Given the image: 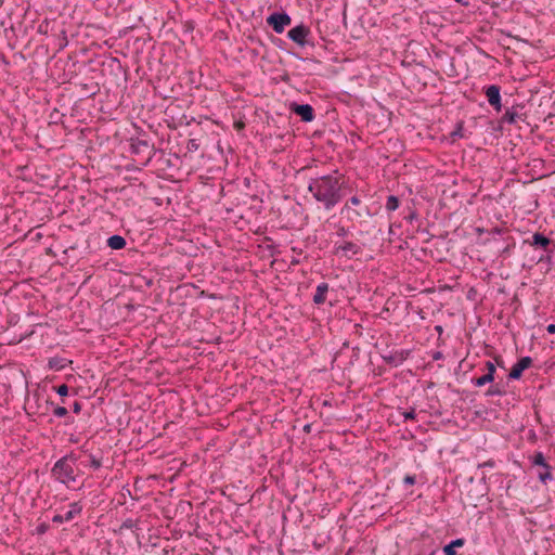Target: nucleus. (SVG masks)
I'll return each instance as SVG.
<instances>
[{
	"label": "nucleus",
	"mask_w": 555,
	"mask_h": 555,
	"mask_svg": "<svg viewBox=\"0 0 555 555\" xmlns=\"http://www.w3.org/2000/svg\"><path fill=\"white\" fill-rule=\"evenodd\" d=\"M304 429H305L306 431H309V429H310V425H306Z\"/></svg>",
	"instance_id": "nucleus-61"
},
{
	"label": "nucleus",
	"mask_w": 555,
	"mask_h": 555,
	"mask_svg": "<svg viewBox=\"0 0 555 555\" xmlns=\"http://www.w3.org/2000/svg\"><path fill=\"white\" fill-rule=\"evenodd\" d=\"M234 128H235L236 130H242V129H244V128H245V124H244L243 121H235V124H234Z\"/></svg>",
	"instance_id": "nucleus-54"
},
{
	"label": "nucleus",
	"mask_w": 555,
	"mask_h": 555,
	"mask_svg": "<svg viewBox=\"0 0 555 555\" xmlns=\"http://www.w3.org/2000/svg\"><path fill=\"white\" fill-rule=\"evenodd\" d=\"M533 364V360L529 356L521 357L517 360V362L512 366L507 379L508 380H519L522 377L524 372L531 367Z\"/></svg>",
	"instance_id": "nucleus-13"
},
{
	"label": "nucleus",
	"mask_w": 555,
	"mask_h": 555,
	"mask_svg": "<svg viewBox=\"0 0 555 555\" xmlns=\"http://www.w3.org/2000/svg\"><path fill=\"white\" fill-rule=\"evenodd\" d=\"M486 479H487L486 474H485V473H482V476H481V478H480V481L482 482V486H483L485 491L487 490Z\"/></svg>",
	"instance_id": "nucleus-56"
},
{
	"label": "nucleus",
	"mask_w": 555,
	"mask_h": 555,
	"mask_svg": "<svg viewBox=\"0 0 555 555\" xmlns=\"http://www.w3.org/2000/svg\"><path fill=\"white\" fill-rule=\"evenodd\" d=\"M162 552L164 553V555H168V553H169L167 547H164Z\"/></svg>",
	"instance_id": "nucleus-60"
},
{
	"label": "nucleus",
	"mask_w": 555,
	"mask_h": 555,
	"mask_svg": "<svg viewBox=\"0 0 555 555\" xmlns=\"http://www.w3.org/2000/svg\"><path fill=\"white\" fill-rule=\"evenodd\" d=\"M52 476L61 483L68 485L75 481L74 468L70 463H66V459H60L55 462L51 469Z\"/></svg>",
	"instance_id": "nucleus-6"
},
{
	"label": "nucleus",
	"mask_w": 555,
	"mask_h": 555,
	"mask_svg": "<svg viewBox=\"0 0 555 555\" xmlns=\"http://www.w3.org/2000/svg\"><path fill=\"white\" fill-rule=\"evenodd\" d=\"M483 94L487 98V101L493 109L499 113L502 111V96H501V86L499 85H488L482 88Z\"/></svg>",
	"instance_id": "nucleus-11"
},
{
	"label": "nucleus",
	"mask_w": 555,
	"mask_h": 555,
	"mask_svg": "<svg viewBox=\"0 0 555 555\" xmlns=\"http://www.w3.org/2000/svg\"><path fill=\"white\" fill-rule=\"evenodd\" d=\"M53 415L56 417H67L68 416V410L63 405H56L53 409Z\"/></svg>",
	"instance_id": "nucleus-33"
},
{
	"label": "nucleus",
	"mask_w": 555,
	"mask_h": 555,
	"mask_svg": "<svg viewBox=\"0 0 555 555\" xmlns=\"http://www.w3.org/2000/svg\"><path fill=\"white\" fill-rule=\"evenodd\" d=\"M67 363H72V361L61 357H53L49 359L48 366L54 371H62L66 367Z\"/></svg>",
	"instance_id": "nucleus-24"
},
{
	"label": "nucleus",
	"mask_w": 555,
	"mask_h": 555,
	"mask_svg": "<svg viewBox=\"0 0 555 555\" xmlns=\"http://www.w3.org/2000/svg\"><path fill=\"white\" fill-rule=\"evenodd\" d=\"M401 414H402L404 421H414V420H416V412H415L414 408H410L409 410L403 411Z\"/></svg>",
	"instance_id": "nucleus-35"
},
{
	"label": "nucleus",
	"mask_w": 555,
	"mask_h": 555,
	"mask_svg": "<svg viewBox=\"0 0 555 555\" xmlns=\"http://www.w3.org/2000/svg\"><path fill=\"white\" fill-rule=\"evenodd\" d=\"M537 476L539 481L546 486L554 479L553 467L550 464L545 465V467H539Z\"/></svg>",
	"instance_id": "nucleus-22"
},
{
	"label": "nucleus",
	"mask_w": 555,
	"mask_h": 555,
	"mask_svg": "<svg viewBox=\"0 0 555 555\" xmlns=\"http://www.w3.org/2000/svg\"><path fill=\"white\" fill-rule=\"evenodd\" d=\"M442 552H443V555H461L456 552L455 548H453L452 546H450L449 544H446L443 547H442Z\"/></svg>",
	"instance_id": "nucleus-41"
},
{
	"label": "nucleus",
	"mask_w": 555,
	"mask_h": 555,
	"mask_svg": "<svg viewBox=\"0 0 555 555\" xmlns=\"http://www.w3.org/2000/svg\"><path fill=\"white\" fill-rule=\"evenodd\" d=\"M53 390L60 396L62 397L61 401L63 404L66 403L65 401V397L68 396V392H69V387L66 385V384H62V385H59V386H54L53 387Z\"/></svg>",
	"instance_id": "nucleus-31"
},
{
	"label": "nucleus",
	"mask_w": 555,
	"mask_h": 555,
	"mask_svg": "<svg viewBox=\"0 0 555 555\" xmlns=\"http://www.w3.org/2000/svg\"><path fill=\"white\" fill-rule=\"evenodd\" d=\"M544 365H545L544 371L547 373L548 371L553 370V367L555 366V361L548 360L544 363Z\"/></svg>",
	"instance_id": "nucleus-50"
},
{
	"label": "nucleus",
	"mask_w": 555,
	"mask_h": 555,
	"mask_svg": "<svg viewBox=\"0 0 555 555\" xmlns=\"http://www.w3.org/2000/svg\"><path fill=\"white\" fill-rule=\"evenodd\" d=\"M402 205V201L397 195H388L386 203H385V209L388 214L389 219H392V214L398 210Z\"/></svg>",
	"instance_id": "nucleus-20"
},
{
	"label": "nucleus",
	"mask_w": 555,
	"mask_h": 555,
	"mask_svg": "<svg viewBox=\"0 0 555 555\" xmlns=\"http://www.w3.org/2000/svg\"><path fill=\"white\" fill-rule=\"evenodd\" d=\"M130 151L132 154L141 156L143 164H147L156 153L154 143L151 142L150 135L146 132H141L130 139Z\"/></svg>",
	"instance_id": "nucleus-3"
},
{
	"label": "nucleus",
	"mask_w": 555,
	"mask_h": 555,
	"mask_svg": "<svg viewBox=\"0 0 555 555\" xmlns=\"http://www.w3.org/2000/svg\"><path fill=\"white\" fill-rule=\"evenodd\" d=\"M502 241L505 243V245L500 246L498 244V253L500 257L506 259L512 255L513 250L515 249L516 243L514 237L511 235L505 236L504 238H502Z\"/></svg>",
	"instance_id": "nucleus-17"
},
{
	"label": "nucleus",
	"mask_w": 555,
	"mask_h": 555,
	"mask_svg": "<svg viewBox=\"0 0 555 555\" xmlns=\"http://www.w3.org/2000/svg\"><path fill=\"white\" fill-rule=\"evenodd\" d=\"M400 228L401 227V223H398L397 221H391L390 224H389V234H393V229L395 228Z\"/></svg>",
	"instance_id": "nucleus-51"
},
{
	"label": "nucleus",
	"mask_w": 555,
	"mask_h": 555,
	"mask_svg": "<svg viewBox=\"0 0 555 555\" xmlns=\"http://www.w3.org/2000/svg\"><path fill=\"white\" fill-rule=\"evenodd\" d=\"M506 233H508L506 229L494 227L489 232V234L491 235L489 241L499 244L502 241V238H504L503 235Z\"/></svg>",
	"instance_id": "nucleus-28"
},
{
	"label": "nucleus",
	"mask_w": 555,
	"mask_h": 555,
	"mask_svg": "<svg viewBox=\"0 0 555 555\" xmlns=\"http://www.w3.org/2000/svg\"><path fill=\"white\" fill-rule=\"evenodd\" d=\"M466 543V540L464 538H457L452 541H450L448 544L452 546L453 548H460L463 547Z\"/></svg>",
	"instance_id": "nucleus-36"
},
{
	"label": "nucleus",
	"mask_w": 555,
	"mask_h": 555,
	"mask_svg": "<svg viewBox=\"0 0 555 555\" xmlns=\"http://www.w3.org/2000/svg\"><path fill=\"white\" fill-rule=\"evenodd\" d=\"M531 464L537 467H545L548 463L545 460L544 454L541 451L534 452V454L530 457Z\"/></svg>",
	"instance_id": "nucleus-29"
},
{
	"label": "nucleus",
	"mask_w": 555,
	"mask_h": 555,
	"mask_svg": "<svg viewBox=\"0 0 555 555\" xmlns=\"http://www.w3.org/2000/svg\"><path fill=\"white\" fill-rule=\"evenodd\" d=\"M77 249V247L75 245L73 246H69L68 248H66L64 250V254L67 256V260L73 257L74 261H77V256L74 255L75 250Z\"/></svg>",
	"instance_id": "nucleus-40"
},
{
	"label": "nucleus",
	"mask_w": 555,
	"mask_h": 555,
	"mask_svg": "<svg viewBox=\"0 0 555 555\" xmlns=\"http://www.w3.org/2000/svg\"><path fill=\"white\" fill-rule=\"evenodd\" d=\"M85 448H86V446H81L82 451H83L85 453H87V450H86Z\"/></svg>",
	"instance_id": "nucleus-62"
},
{
	"label": "nucleus",
	"mask_w": 555,
	"mask_h": 555,
	"mask_svg": "<svg viewBox=\"0 0 555 555\" xmlns=\"http://www.w3.org/2000/svg\"><path fill=\"white\" fill-rule=\"evenodd\" d=\"M486 131L495 139L501 138L504 133V124L501 122V118L489 120Z\"/></svg>",
	"instance_id": "nucleus-18"
},
{
	"label": "nucleus",
	"mask_w": 555,
	"mask_h": 555,
	"mask_svg": "<svg viewBox=\"0 0 555 555\" xmlns=\"http://www.w3.org/2000/svg\"><path fill=\"white\" fill-rule=\"evenodd\" d=\"M403 483L409 487L414 486L416 483V476L415 475H405L403 478Z\"/></svg>",
	"instance_id": "nucleus-39"
},
{
	"label": "nucleus",
	"mask_w": 555,
	"mask_h": 555,
	"mask_svg": "<svg viewBox=\"0 0 555 555\" xmlns=\"http://www.w3.org/2000/svg\"><path fill=\"white\" fill-rule=\"evenodd\" d=\"M271 42L281 50H284L286 46V42L283 39L274 37L273 35H271Z\"/></svg>",
	"instance_id": "nucleus-37"
},
{
	"label": "nucleus",
	"mask_w": 555,
	"mask_h": 555,
	"mask_svg": "<svg viewBox=\"0 0 555 555\" xmlns=\"http://www.w3.org/2000/svg\"><path fill=\"white\" fill-rule=\"evenodd\" d=\"M362 251V247L352 241H336L334 243L333 254L338 257H346L348 259L359 255Z\"/></svg>",
	"instance_id": "nucleus-9"
},
{
	"label": "nucleus",
	"mask_w": 555,
	"mask_h": 555,
	"mask_svg": "<svg viewBox=\"0 0 555 555\" xmlns=\"http://www.w3.org/2000/svg\"><path fill=\"white\" fill-rule=\"evenodd\" d=\"M335 235L339 238H346L350 235V230L344 225H338Z\"/></svg>",
	"instance_id": "nucleus-34"
},
{
	"label": "nucleus",
	"mask_w": 555,
	"mask_h": 555,
	"mask_svg": "<svg viewBox=\"0 0 555 555\" xmlns=\"http://www.w3.org/2000/svg\"><path fill=\"white\" fill-rule=\"evenodd\" d=\"M62 459H66V463H70L72 465L77 463V461H78V456L73 452L63 456Z\"/></svg>",
	"instance_id": "nucleus-45"
},
{
	"label": "nucleus",
	"mask_w": 555,
	"mask_h": 555,
	"mask_svg": "<svg viewBox=\"0 0 555 555\" xmlns=\"http://www.w3.org/2000/svg\"><path fill=\"white\" fill-rule=\"evenodd\" d=\"M50 529V525L47 524V522H40L37 527H36V533L37 534H44L46 532H48Z\"/></svg>",
	"instance_id": "nucleus-38"
},
{
	"label": "nucleus",
	"mask_w": 555,
	"mask_h": 555,
	"mask_svg": "<svg viewBox=\"0 0 555 555\" xmlns=\"http://www.w3.org/2000/svg\"><path fill=\"white\" fill-rule=\"evenodd\" d=\"M266 23L275 34L280 35L292 24V17L284 10L274 11L266 17Z\"/></svg>",
	"instance_id": "nucleus-5"
},
{
	"label": "nucleus",
	"mask_w": 555,
	"mask_h": 555,
	"mask_svg": "<svg viewBox=\"0 0 555 555\" xmlns=\"http://www.w3.org/2000/svg\"><path fill=\"white\" fill-rule=\"evenodd\" d=\"M75 86L79 88L85 98H93L100 92L99 83L93 80L89 82H76Z\"/></svg>",
	"instance_id": "nucleus-16"
},
{
	"label": "nucleus",
	"mask_w": 555,
	"mask_h": 555,
	"mask_svg": "<svg viewBox=\"0 0 555 555\" xmlns=\"http://www.w3.org/2000/svg\"><path fill=\"white\" fill-rule=\"evenodd\" d=\"M291 114L296 115L302 122H311L315 118V111L312 105L298 102H291L288 104Z\"/></svg>",
	"instance_id": "nucleus-10"
},
{
	"label": "nucleus",
	"mask_w": 555,
	"mask_h": 555,
	"mask_svg": "<svg viewBox=\"0 0 555 555\" xmlns=\"http://www.w3.org/2000/svg\"><path fill=\"white\" fill-rule=\"evenodd\" d=\"M546 332L548 334H555V324L554 323H551L546 326Z\"/></svg>",
	"instance_id": "nucleus-53"
},
{
	"label": "nucleus",
	"mask_w": 555,
	"mask_h": 555,
	"mask_svg": "<svg viewBox=\"0 0 555 555\" xmlns=\"http://www.w3.org/2000/svg\"><path fill=\"white\" fill-rule=\"evenodd\" d=\"M451 143H454L457 139L464 138V121L460 120L455 124L454 129L449 134Z\"/></svg>",
	"instance_id": "nucleus-27"
},
{
	"label": "nucleus",
	"mask_w": 555,
	"mask_h": 555,
	"mask_svg": "<svg viewBox=\"0 0 555 555\" xmlns=\"http://www.w3.org/2000/svg\"><path fill=\"white\" fill-rule=\"evenodd\" d=\"M201 146V142L198 139H189L186 141V151L188 153L197 152Z\"/></svg>",
	"instance_id": "nucleus-32"
},
{
	"label": "nucleus",
	"mask_w": 555,
	"mask_h": 555,
	"mask_svg": "<svg viewBox=\"0 0 555 555\" xmlns=\"http://www.w3.org/2000/svg\"><path fill=\"white\" fill-rule=\"evenodd\" d=\"M106 245L113 250L124 249L127 245V241L119 234H114L106 240Z\"/></svg>",
	"instance_id": "nucleus-21"
},
{
	"label": "nucleus",
	"mask_w": 555,
	"mask_h": 555,
	"mask_svg": "<svg viewBox=\"0 0 555 555\" xmlns=\"http://www.w3.org/2000/svg\"><path fill=\"white\" fill-rule=\"evenodd\" d=\"M328 289H330V286L326 282H322V283L318 284L315 293L313 295V299H312L313 304H315L318 306L325 304Z\"/></svg>",
	"instance_id": "nucleus-19"
},
{
	"label": "nucleus",
	"mask_w": 555,
	"mask_h": 555,
	"mask_svg": "<svg viewBox=\"0 0 555 555\" xmlns=\"http://www.w3.org/2000/svg\"><path fill=\"white\" fill-rule=\"evenodd\" d=\"M310 27L300 23L287 31V38L300 48L307 46L314 48V42L310 39Z\"/></svg>",
	"instance_id": "nucleus-4"
},
{
	"label": "nucleus",
	"mask_w": 555,
	"mask_h": 555,
	"mask_svg": "<svg viewBox=\"0 0 555 555\" xmlns=\"http://www.w3.org/2000/svg\"><path fill=\"white\" fill-rule=\"evenodd\" d=\"M430 357L434 361L442 360L444 359V354L440 350H435L430 352Z\"/></svg>",
	"instance_id": "nucleus-44"
},
{
	"label": "nucleus",
	"mask_w": 555,
	"mask_h": 555,
	"mask_svg": "<svg viewBox=\"0 0 555 555\" xmlns=\"http://www.w3.org/2000/svg\"><path fill=\"white\" fill-rule=\"evenodd\" d=\"M437 551H438L437 548H434L430 551L421 550L415 555H436Z\"/></svg>",
	"instance_id": "nucleus-47"
},
{
	"label": "nucleus",
	"mask_w": 555,
	"mask_h": 555,
	"mask_svg": "<svg viewBox=\"0 0 555 555\" xmlns=\"http://www.w3.org/2000/svg\"><path fill=\"white\" fill-rule=\"evenodd\" d=\"M293 56H295L296 59L298 60H304L302 57H300L297 53H294V52H289Z\"/></svg>",
	"instance_id": "nucleus-59"
},
{
	"label": "nucleus",
	"mask_w": 555,
	"mask_h": 555,
	"mask_svg": "<svg viewBox=\"0 0 555 555\" xmlns=\"http://www.w3.org/2000/svg\"><path fill=\"white\" fill-rule=\"evenodd\" d=\"M340 214H346L347 219L353 223L361 222L362 218H372L376 215L367 205H362L360 194L349 197L343 206Z\"/></svg>",
	"instance_id": "nucleus-2"
},
{
	"label": "nucleus",
	"mask_w": 555,
	"mask_h": 555,
	"mask_svg": "<svg viewBox=\"0 0 555 555\" xmlns=\"http://www.w3.org/2000/svg\"><path fill=\"white\" fill-rule=\"evenodd\" d=\"M511 483H512V480H509V481L507 482L506 487H505V494H506L507 496H511V495H509V489H511V486H512Z\"/></svg>",
	"instance_id": "nucleus-57"
},
{
	"label": "nucleus",
	"mask_w": 555,
	"mask_h": 555,
	"mask_svg": "<svg viewBox=\"0 0 555 555\" xmlns=\"http://www.w3.org/2000/svg\"><path fill=\"white\" fill-rule=\"evenodd\" d=\"M495 461L493 459H490L483 463H479L477 465L478 468H486V467H489V468H493L495 466Z\"/></svg>",
	"instance_id": "nucleus-42"
},
{
	"label": "nucleus",
	"mask_w": 555,
	"mask_h": 555,
	"mask_svg": "<svg viewBox=\"0 0 555 555\" xmlns=\"http://www.w3.org/2000/svg\"><path fill=\"white\" fill-rule=\"evenodd\" d=\"M308 191L324 210L331 211L346 195L344 177L335 170L334 173L311 178Z\"/></svg>",
	"instance_id": "nucleus-1"
},
{
	"label": "nucleus",
	"mask_w": 555,
	"mask_h": 555,
	"mask_svg": "<svg viewBox=\"0 0 555 555\" xmlns=\"http://www.w3.org/2000/svg\"><path fill=\"white\" fill-rule=\"evenodd\" d=\"M248 39H249V41L251 43H256V44H259V46H262V47L264 46L262 40L260 38H258V37L249 36Z\"/></svg>",
	"instance_id": "nucleus-49"
},
{
	"label": "nucleus",
	"mask_w": 555,
	"mask_h": 555,
	"mask_svg": "<svg viewBox=\"0 0 555 555\" xmlns=\"http://www.w3.org/2000/svg\"><path fill=\"white\" fill-rule=\"evenodd\" d=\"M490 384H491L490 387L486 391L487 397H493V396L502 397V396L506 395V388H505L504 383H502V382L494 383L493 382Z\"/></svg>",
	"instance_id": "nucleus-23"
},
{
	"label": "nucleus",
	"mask_w": 555,
	"mask_h": 555,
	"mask_svg": "<svg viewBox=\"0 0 555 555\" xmlns=\"http://www.w3.org/2000/svg\"><path fill=\"white\" fill-rule=\"evenodd\" d=\"M102 455L98 456L95 454L89 453L88 461L81 462L85 467H90L93 470H98L102 467Z\"/></svg>",
	"instance_id": "nucleus-25"
},
{
	"label": "nucleus",
	"mask_w": 555,
	"mask_h": 555,
	"mask_svg": "<svg viewBox=\"0 0 555 555\" xmlns=\"http://www.w3.org/2000/svg\"><path fill=\"white\" fill-rule=\"evenodd\" d=\"M412 353V349L390 350L382 354L383 361L392 366L401 365Z\"/></svg>",
	"instance_id": "nucleus-12"
},
{
	"label": "nucleus",
	"mask_w": 555,
	"mask_h": 555,
	"mask_svg": "<svg viewBox=\"0 0 555 555\" xmlns=\"http://www.w3.org/2000/svg\"><path fill=\"white\" fill-rule=\"evenodd\" d=\"M522 244L541 251H544L548 247H555V241L543 232H533L529 237L522 241Z\"/></svg>",
	"instance_id": "nucleus-8"
},
{
	"label": "nucleus",
	"mask_w": 555,
	"mask_h": 555,
	"mask_svg": "<svg viewBox=\"0 0 555 555\" xmlns=\"http://www.w3.org/2000/svg\"><path fill=\"white\" fill-rule=\"evenodd\" d=\"M455 1H456L457 3H460L461 5H463V7H467V5H469L468 0H455Z\"/></svg>",
	"instance_id": "nucleus-58"
},
{
	"label": "nucleus",
	"mask_w": 555,
	"mask_h": 555,
	"mask_svg": "<svg viewBox=\"0 0 555 555\" xmlns=\"http://www.w3.org/2000/svg\"><path fill=\"white\" fill-rule=\"evenodd\" d=\"M70 408H72V410H73V412L75 414H79L81 412V409H82V403L80 401H78V400H75L73 402V404L70 405Z\"/></svg>",
	"instance_id": "nucleus-43"
},
{
	"label": "nucleus",
	"mask_w": 555,
	"mask_h": 555,
	"mask_svg": "<svg viewBox=\"0 0 555 555\" xmlns=\"http://www.w3.org/2000/svg\"><path fill=\"white\" fill-rule=\"evenodd\" d=\"M281 81H283L285 83H289V81H291L289 75L286 73L283 76H281Z\"/></svg>",
	"instance_id": "nucleus-55"
},
{
	"label": "nucleus",
	"mask_w": 555,
	"mask_h": 555,
	"mask_svg": "<svg viewBox=\"0 0 555 555\" xmlns=\"http://www.w3.org/2000/svg\"><path fill=\"white\" fill-rule=\"evenodd\" d=\"M486 373H482L479 377H474L472 384L476 387H482L487 384L493 383L496 373V366L493 362L487 361L485 363Z\"/></svg>",
	"instance_id": "nucleus-14"
},
{
	"label": "nucleus",
	"mask_w": 555,
	"mask_h": 555,
	"mask_svg": "<svg viewBox=\"0 0 555 555\" xmlns=\"http://www.w3.org/2000/svg\"><path fill=\"white\" fill-rule=\"evenodd\" d=\"M62 115L60 114L59 109L57 108H54L51 113V119L53 120V122H57V119L61 117Z\"/></svg>",
	"instance_id": "nucleus-48"
},
{
	"label": "nucleus",
	"mask_w": 555,
	"mask_h": 555,
	"mask_svg": "<svg viewBox=\"0 0 555 555\" xmlns=\"http://www.w3.org/2000/svg\"><path fill=\"white\" fill-rule=\"evenodd\" d=\"M140 520L139 519H133V518H127L125 519L121 525H120V528L119 530H124V529H129V530H140Z\"/></svg>",
	"instance_id": "nucleus-30"
},
{
	"label": "nucleus",
	"mask_w": 555,
	"mask_h": 555,
	"mask_svg": "<svg viewBox=\"0 0 555 555\" xmlns=\"http://www.w3.org/2000/svg\"><path fill=\"white\" fill-rule=\"evenodd\" d=\"M501 122L504 125H516L518 121L526 122L527 113L525 112L524 104H515L511 107H506L503 115L500 117Z\"/></svg>",
	"instance_id": "nucleus-7"
},
{
	"label": "nucleus",
	"mask_w": 555,
	"mask_h": 555,
	"mask_svg": "<svg viewBox=\"0 0 555 555\" xmlns=\"http://www.w3.org/2000/svg\"><path fill=\"white\" fill-rule=\"evenodd\" d=\"M494 360H495V366L498 365L499 367H502V369L505 367L504 361L501 356L495 357Z\"/></svg>",
	"instance_id": "nucleus-52"
},
{
	"label": "nucleus",
	"mask_w": 555,
	"mask_h": 555,
	"mask_svg": "<svg viewBox=\"0 0 555 555\" xmlns=\"http://www.w3.org/2000/svg\"><path fill=\"white\" fill-rule=\"evenodd\" d=\"M82 512V505L80 502H73L69 504V511H67L66 513H64V515H54L52 517V521L53 522H56V524H62L64 521H70L73 520L76 516L80 515Z\"/></svg>",
	"instance_id": "nucleus-15"
},
{
	"label": "nucleus",
	"mask_w": 555,
	"mask_h": 555,
	"mask_svg": "<svg viewBox=\"0 0 555 555\" xmlns=\"http://www.w3.org/2000/svg\"><path fill=\"white\" fill-rule=\"evenodd\" d=\"M402 217H403V220H405L409 224L413 225V222L414 221H418V214L417 211L411 207V206H406L403 210H402Z\"/></svg>",
	"instance_id": "nucleus-26"
},
{
	"label": "nucleus",
	"mask_w": 555,
	"mask_h": 555,
	"mask_svg": "<svg viewBox=\"0 0 555 555\" xmlns=\"http://www.w3.org/2000/svg\"><path fill=\"white\" fill-rule=\"evenodd\" d=\"M183 29H184V33H192L193 29H194V25H193V22L191 21H186L184 24H183Z\"/></svg>",
	"instance_id": "nucleus-46"
}]
</instances>
